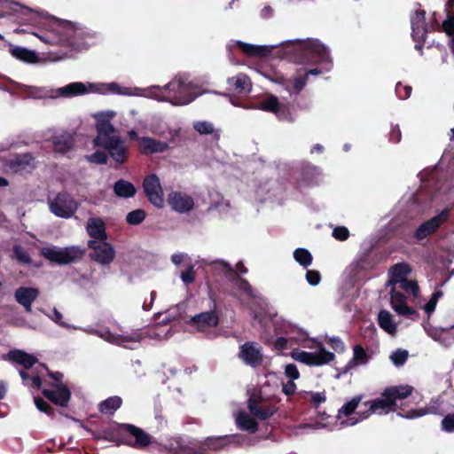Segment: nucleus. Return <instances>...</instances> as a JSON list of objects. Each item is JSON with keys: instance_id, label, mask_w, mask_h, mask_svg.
<instances>
[{"instance_id": "nucleus-1", "label": "nucleus", "mask_w": 454, "mask_h": 454, "mask_svg": "<svg viewBox=\"0 0 454 454\" xmlns=\"http://www.w3.org/2000/svg\"><path fill=\"white\" fill-rule=\"evenodd\" d=\"M103 439L117 442L133 449L145 450L156 442L155 438L141 427L132 424H119L115 427L106 428L102 432Z\"/></svg>"}, {"instance_id": "nucleus-2", "label": "nucleus", "mask_w": 454, "mask_h": 454, "mask_svg": "<svg viewBox=\"0 0 454 454\" xmlns=\"http://www.w3.org/2000/svg\"><path fill=\"white\" fill-rule=\"evenodd\" d=\"M413 389V387L410 385L386 387L382 392L381 397L363 403L367 410L358 413L360 415V420L367 419L371 414L375 412L387 414L390 411H395L397 407L396 402L410 396Z\"/></svg>"}, {"instance_id": "nucleus-3", "label": "nucleus", "mask_w": 454, "mask_h": 454, "mask_svg": "<svg viewBox=\"0 0 454 454\" xmlns=\"http://www.w3.org/2000/svg\"><path fill=\"white\" fill-rule=\"evenodd\" d=\"M294 61L298 65H317L331 63L329 51L325 46L317 39H309L295 43Z\"/></svg>"}, {"instance_id": "nucleus-4", "label": "nucleus", "mask_w": 454, "mask_h": 454, "mask_svg": "<svg viewBox=\"0 0 454 454\" xmlns=\"http://www.w3.org/2000/svg\"><path fill=\"white\" fill-rule=\"evenodd\" d=\"M165 95V100L175 106H184L192 102L196 96L190 82L184 81L181 75H176L162 89L157 87Z\"/></svg>"}, {"instance_id": "nucleus-5", "label": "nucleus", "mask_w": 454, "mask_h": 454, "mask_svg": "<svg viewBox=\"0 0 454 454\" xmlns=\"http://www.w3.org/2000/svg\"><path fill=\"white\" fill-rule=\"evenodd\" d=\"M41 254L51 262L59 265H66L77 262L82 258L83 250L77 247H64L57 249L56 247H43Z\"/></svg>"}, {"instance_id": "nucleus-6", "label": "nucleus", "mask_w": 454, "mask_h": 454, "mask_svg": "<svg viewBox=\"0 0 454 454\" xmlns=\"http://www.w3.org/2000/svg\"><path fill=\"white\" fill-rule=\"evenodd\" d=\"M49 208L56 216L68 219L75 214L78 203L70 193L62 191L53 200H49Z\"/></svg>"}, {"instance_id": "nucleus-7", "label": "nucleus", "mask_w": 454, "mask_h": 454, "mask_svg": "<svg viewBox=\"0 0 454 454\" xmlns=\"http://www.w3.org/2000/svg\"><path fill=\"white\" fill-rule=\"evenodd\" d=\"M143 190L148 201L158 208L164 207V192L160 180L156 174H150L143 180Z\"/></svg>"}, {"instance_id": "nucleus-8", "label": "nucleus", "mask_w": 454, "mask_h": 454, "mask_svg": "<svg viewBox=\"0 0 454 454\" xmlns=\"http://www.w3.org/2000/svg\"><path fill=\"white\" fill-rule=\"evenodd\" d=\"M450 210L446 207L442 209L437 215L422 223L414 231L413 239L419 242L427 237L433 235L437 230L448 221Z\"/></svg>"}, {"instance_id": "nucleus-9", "label": "nucleus", "mask_w": 454, "mask_h": 454, "mask_svg": "<svg viewBox=\"0 0 454 454\" xmlns=\"http://www.w3.org/2000/svg\"><path fill=\"white\" fill-rule=\"evenodd\" d=\"M165 449L171 454H205L204 450H200L199 440L181 436L171 438Z\"/></svg>"}, {"instance_id": "nucleus-10", "label": "nucleus", "mask_w": 454, "mask_h": 454, "mask_svg": "<svg viewBox=\"0 0 454 454\" xmlns=\"http://www.w3.org/2000/svg\"><path fill=\"white\" fill-rule=\"evenodd\" d=\"M258 109L273 113L280 121H293L289 104L280 103L275 95H270L258 103Z\"/></svg>"}, {"instance_id": "nucleus-11", "label": "nucleus", "mask_w": 454, "mask_h": 454, "mask_svg": "<svg viewBox=\"0 0 454 454\" xmlns=\"http://www.w3.org/2000/svg\"><path fill=\"white\" fill-rule=\"evenodd\" d=\"M88 247L93 250L90 254V258L102 265L111 263L115 257L114 247L106 241L89 240Z\"/></svg>"}, {"instance_id": "nucleus-12", "label": "nucleus", "mask_w": 454, "mask_h": 454, "mask_svg": "<svg viewBox=\"0 0 454 454\" xmlns=\"http://www.w3.org/2000/svg\"><path fill=\"white\" fill-rule=\"evenodd\" d=\"M239 357L246 364L257 367L263 361L262 348L254 341H247L239 347Z\"/></svg>"}, {"instance_id": "nucleus-13", "label": "nucleus", "mask_w": 454, "mask_h": 454, "mask_svg": "<svg viewBox=\"0 0 454 454\" xmlns=\"http://www.w3.org/2000/svg\"><path fill=\"white\" fill-rule=\"evenodd\" d=\"M53 389L44 388L42 390L43 395L59 407H67L71 400V391L67 385L64 383H52Z\"/></svg>"}, {"instance_id": "nucleus-14", "label": "nucleus", "mask_w": 454, "mask_h": 454, "mask_svg": "<svg viewBox=\"0 0 454 454\" xmlns=\"http://www.w3.org/2000/svg\"><path fill=\"white\" fill-rule=\"evenodd\" d=\"M107 141L101 143L98 147L107 150L112 159L118 164H122L127 160L128 152L124 142L118 136L112 138H106Z\"/></svg>"}, {"instance_id": "nucleus-15", "label": "nucleus", "mask_w": 454, "mask_h": 454, "mask_svg": "<svg viewBox=\"0 0 454 454\" xmlns=\"http://www.w3.org/2000/svg\"><path fill=\"white\" fill-rule=\"evenodd\" d=\"M413 40L417 43H423L428 33V23L426 22V12L417 10L411 18Z\"/></svg>"}, {"instance_id": "nucleus-16", "label": "nucleus", "mask_w": 454, "mask_h": 454, "mask_svg": "<svg viewBox=\"0 0 454 454\" xmlns=\"http://www.w3.org/2000/svg\"><path fill=\"white\" fill-rule=\"evenodd\" d=\"M40 294L39 289L35 287L20 286L14 292L15 301L28 313L32 311V304Z\"/></svg>"}, {"instance_id": "nucleus-17", "label": "nucleus", "mask_w": 454, "mask_h": 454, "mask_svg": "<svg viewBox=\"0 0 454 454\" xmlns=\"http://www.w3.org/2000/svg\"><path fill=\"white\" fill-rule=\"evenodd\" d=\"M191 325L199 331H206L208 328L215 327L219 325V317L215 310H210L199 313L193 316L190 320Z\"/></svg>"}, {"instance_id": "nucleus-18", "label": "nucleus", "mask_w": 454, "mask_h": 454, "mask_svg": "<svg viewBox=\"0 0 454 454\" xmlns=\"http://www.w3.org/2000/svg\"><path fill=\"white\" fill-rule=\"evenodd\" d=\"M170 207L178 213H186L193 208L194 202L191 196L180 192H172L168 196Z\"/></svg>"}, {"instance_id": "nucleus-19", "label": "nucleus", "mask_w": 454, "mask_h": 454, "mask_svg": "<svg viewBox=\"0 0 454 454\" xmlns=\"http://www.w3.org/2000/svg\"><path fill=\"white\" fill-rule=\"evenodd\" d=\"M97 137L93 139L95 146L101 145V143L107 141L106 138H112L114 136L111 134L114 131V127L110 122L108 117L101 114L97 117Z\"/></svg>"}, {"instance_id": "nucleus-20", "label": "nucleus", "mask_w": 454, "mask_h": 454, "mask_svg": "<svg viewBox=\"0 0 454 454\" xmlns=\"http://www.w3.org/2000/svg\"><path fill=\"white\" fill-rule=\"evenodd\" d=\"M4 359L16 363L27 370L31 369L38 363L36 356L21 349L10 350L6 355H4Z\"/></svg>"}, {"instance_id": "nucleus-21", "label": "nucleus", "mask_w": 454, "mask_h": 454, "mask_svg": "<svg viewBox=\"0 0 454 454\" xmlns=\"http://www.w3.org/2000/svg\"><path fill=\"white\" fill-rule=\"evenodd\" d=\"M168 149V144L150 137L139 138L138 150L142 154L149 155L157 153H163Z\"/></svg>"}, {"instance_id": "nucleus-22", "label": "nucleus", "mask_w": 454, "mask_h": 454, "mask_svg": "<svg viewBox=\"0 0 454 454\" xmlns=\"http://www.w3.org/2000/svg\"><path fill=\"white\" fill-rule=\"evenodd\" d=\"M8 165L14 172L30 171L36 167L35 157L30 153L17 154Z\"/></svg>"}, {"instance_id": "nucleus-23", "label": "nucleus", "mask_w": 454, "mask_h": 454, "mask_svg": "<svg viewBox=\"0 0 454 454\" xmlns=\"http://www.w3.org/2000/svg\"><path fill=\"white\" fill-rule=\"evenodd\" d=\"M228 90L238 94H247L251 91L252 82L250 78L242 73L227 80Z\"/></svg>"}, {"instance_id": "nucleus-24", "label": "nucleus", "mask_w": 454, "mask_h": 454, "mask_svg": "<svg viewBox=\"0 0 454 454\" xmlns=\"http://www.w3.org/2000/svg\"><path fill=\"white\" fill-rule=\"evenodd\" d=\"M247 407L249 411L256 418L261 420H265L272 417L276 411L277 408L274 405L267 404V405H260L259 402L253 397L248 399Z\"/></svg>"}, {"instance_id": "nucleus-25", "label": "nucleus", "mask_w": 454, "mask_h": 454, "mask_svg": "<svg viewBox=\"0 0 454 454\" xmlns=\"http://www.w3.org/2000/svg\"><path fill=\"white\" fill-rule=\"evenodd\" d=\"M320 169L309 162H303L301 166V178L299 183L304 185H314L318 184Z\"/></svg>"}, {"instance_id": "nucleus-26", "label": "nucleus", "mask_w": 454, "mask_h": 454, "mask_svg": "<svg viewBox=\"0 0 454 454\" xmlns=\"http://www.w3.org/2000/svg\"><path fill=\"white\" fill-rule=\"evenodd\" d=\"M51 141L53 145V151L61 154L72 151L74 145V136L68 132L53 136Z\"/></svg>"}, {"instance_id": "nucleus-27", "label": "nucleus", "mask_w": 454, "mask_h": 454, "mask_svg": "<svg viewBox=\"0 0 454 454\" xmlns=\"http://www.w3.org/2000/svg\"><path fill=\"white\" fill-rule=\"evenodd\" d=\"M317 352L309 353V366H321L327 364L333 361L335 355L330 351H327L325 348L319 343Z\"/></svg>"}, {"instance_id": "nucleus-28", "label": "nucleus", "mask_w": 454, "mask_h": 454, "mask_svg": "<svg viewBox=\"0 0 454 454\" xmlns=\"http://www.w3.org/2000/svg\"><path fill=\"white\" fill-rule=\"evenodd\" d=\"M87 232L90 237L94 239L93 240L100 242L107 239L106 225L100 218H90L88 220Z\"/></svg>"}, {"instance_id": "nucleus-29", "label": "nucleus", "mask_w": 454, "mask_h": 454, "mask_svg": "<svg viewBox=\"0 0 454 454\" xmlns=\"http://www.w3.org/2000/svg\"><path fill=\"white\" fill-rule=\"evenodd\" d=\"M446 20L442 21V30L452 37L451 49L454 52V0H447L445 4Z\"/></svg>"}, {"instance_id": "nucleus-30", "label": "nucleus", "mask_w": 454, "mask_h": 454, "mask_svg": "<svg viewBox=\"0 0 454 454\" xmlns=\"http://www.w3.org/2000/svg\"><path fill=\"white\" fill-rule=\"evenodd\" d=\"M56 97L72 98L75 96L84 95L88 90L84 83L81 82H71L64 87L59 88Z\"/></svg>"}, {"instance_id": "nucleus-31", "label": "nucleus", "mask_w": 454, "mask_h": 454, "mask_svg": "<svg viewBox=\"0 0 454 454\" xmlns=\"http://www.w3.org/2000/svg\"><path fill=\"white\" fill-rule=\"evenodd\" d=\"M238 48L247 57H267L271 51L267 46L254 45L241 41L237 42Z\"/></svg>"}, {"instance_id": "nucleus-32", "label": "nucleus", "mask_w": 454, "mask_h": 454, "mask_svg": "<svg viewBox=\"0 0 454 454\" xmlns=\"http://www.w3.org/2000/svg\"><path fill=\"white\" fill-rule=\"evenodd\" d=\"M9 51L12 57L26 63L33 64L38 61L37 54L28 49L9 43Z\"/></svg>"}, {"instance_id": "nucleus-33", "label": "nucleus", "mask_w": 454, "mask_h": 454, "mask_svg": "<svg viewBox=\"0 0 454 454\" xmlns=\"http://www.w3.org/2000/svg\"><path fill=\"white\" fill-rule=\"evenodd\" d=\"M223 436H209L204 441H200V450H204L205 454H211L210 451H218L226 446L225 439Z\"/></svg>"}, {"instance_id": "nucleus-34", "label": "nucleus", "mask_w": 454, "mask_h": 454, "mask_svg": "<svg viewBox=\"0 0 454 454\" xmlns=\"http://www.w3.org/2000/svg\"><path fill=\"white\" fill-rule=\"evenodd\" d=\"M114 192L120 198H132L137 193L135 185L124 179H120L114 183Z\"/></svg>"}, {"instance_id": "nucleus-35", "label": "nucleus", "mask_w": 454, "mask_h": 454, "mask_svg": "<svg viewBox=\"0 0 454 454\" xmlns=\"http://www.w3.org/2000/svg\"><path fill=\"white\" fill-rule=\"evenodd\" d=\"M237 426L239 429L254 434L258 430L257 421L247 413H239L236 419Z\"/></svg>"}, {"instance_id": "nucleus-36", "label": "nucleus", "mask_w": 454, "mask_h": 454, "mask_svg": "<svg viewBox=\"0 0 454 454\" xmlns=\"http://www.w3.org/2000/svg\"><path fill=\"white\" fill-rule=\"evenodd\" d=\"M121 403L122 400L120 396H110L98 404V410L104 414H114L121 407Z\"/></svg>"}, {"instance_id": "nucleus-37", "label": "nucleus", "mask_w": 454, "mask_h": 454, "mask_svg": "<svg viewBox=\"0 0 454 454\" xmlns=\"http://www.w3.org/2000/svg\"><path fill=\"white\" fill-rule=\"evenodd\" d=\"M411 271V267L407 262H398L390 268V273L392 274L393 282L395 284H397L399 280L407 278Z\"/></svg>"}, {"instance_id": "nucleus-38", "label": "nucleus", "mask_w": 454, "mask_h": 454, "mask_svg": "<svg viewBox=\"0 0 454 454\" xmlns=\"http://www.w3.org/2000/svg\"><path fill=\"white\" fill-rule=\"evenodd\" d=\"M379 325L387 333H394L396 331V325L392 320L391 314L387 310H380L378 315Z\"/></svg>"}, {"instance_id": "nucleus-39", "label": "nucleus", "mask_w": 454, "mask_h": 454, "mask_svg": "<svg viewBox=\"0 0 454 454\" xmlns=\"http://www.w3.org/2000/svg\"><path fill=\"white\" fill-rule=\"evenodd\" d=\"M193 129L201 135H214L215 139H219L220 134L215 130L214 125L207 121H196L193 123Z\"/></svg>"}, {"instance_id": "nucleus-40", "label": "nucleus", "mask_w": 454, "mask_h": 454, "mask_svg": "<svg viewBox=\"0 0 454 454\" xmlns=\"http://www.w3.org/2000/svg\"><path fill=\"white\" fill-rule=\"evenodd\" d=\"M294 260L302 267H309L313 260L312 254L306 248H297L294 252Z\"/></svg>"}, {"instance_id": "nucleus-41", "label": "nucleus", "mask_w": 454, "mask_h": 454, "mask_svg": "<svg viewBox=\"0 0 454 454\" xmlns=\"http://www.w3.org/2000/svg\"><path fill=\"white\" fill-rule=\"evenodd\" d=\"M390 301L392 309L398 313L403 307H404L406 302V296L400 291H395V288H393L390 292Z\"/></svg>"}, {"instance_id": "nucleus-42", "label": "nucleus", "mask_w": 454, "mask_h": 454, "mask_svg": "<svg viewBox=\"0 0 454 454\" xmlns=\"http://www.w3.org/2000/svg\"><path fill=\"white\" fill-rule=\"evenodd\" d=\"M427 413L426 409H411L407 410L406 407L402 403L398 410L397 415L405 419H412L424 416Z\"/></svg>"}, {"instance_id": "nucleus-43", "label": "nucleus", "mask_w": 454, "mask_h": 454, "mask_svg": "<svg viewBox=\"0 0 454 454\" xmlns=\"http://www.w3.org/2000/svg\"><path fill=\"white\" fill-rule=\"evenodd\" d=\"M363 398L362 395H356L350 401L345 403L339 410V415L349 416L353 414L356 409L358 407Z\"/></svg>"}, {"instance_id": "nucleus-44", "label": "nucleus", "mask_w": 454, "mask_h": 454, "mask_svg": "<svg viewBox=\"0 0 454 454\" xmlns=\"http://www.w3.org/2000/svg\"><path fill=\"white\" fill-rule=\"evenodd\" d=\"M399 288L417 297L419 293V287L416 281L408 278L397 282Z\"/></svg>"}, {"instance_id": "nucleus-45", "label": "nucleus", "mask_w": 454, "mask_h": 454, "mask_svg": "<svg viewBox=\"0 0 454 454\" xmlns=\"http://www.w3.org/2000/svg\"><path fill=\"white\" fill-rule=\"evenodd\" d=\"M146 214L143 209H135L126 215V222L130 225H138L145 219Z\"/></svg>"}, {"instance_id": "nucleus-46", "label": "nucleus", "mask_w": 454, "mask_h": 454, "mask_svg": "<svg viewBox=\"0 0 454 454\" xmlns=\"http://www.w3.org/2000/svg\"><path fill=\"white\" fill-rule=\"evenodd\" d=\"M442 295L443 293L442 290H435L432 294L430 300L424 306V310L428 317L435 310L436 304Z\"/></svg>"}, {"instance_id": "nucleus-47", "label": "nucleus", "mask_w": 454, "mask_h": 454, "mask_svg": "<svg viewBox=\"0 0 454 454\" xmlns=\"http://www.w3.org/2000/svg\"><path fill=\"white\" fill-rule=\"evenodd\" d=\"M408 356L409 353L407 350L398 348L391 354L390 359L395 365L401 366L405 364Z\"/></svg>"}, {"instance_id": "nucleus-48", "label": "nucleus", "mask_w": 454, "mask_h": 454, "mask_svg": "<svg viewBox=\"0 0 454 454\" xmlns=\"http://www.w3.org/2000/svg\"><path fill=\"white\" fill-rule=\"evenodd\" d=\"M34 401H35V404L36 408L40 411L47 414L50 417H54V415H55L54 408L51 407L45 400H43L40 396H35L34 398Z\"/></svg>"}, {"instance_id": "nucleus-49", "label": "nucleus", "mask_w": 454, "mask_h": 454, "mask_svg": "<svg viewBox=\"0 0 454 454\" xmlns=\"http://www.w3.org/2000/svg\"><path fill=\"white\" fill-rule=\"evenodd\" d=\"M145 338L140 330L133 331L130 333H122L118 335L117 339L121 342H139Z\"/></svg>"}, {"instance_id": "nucleus-50", "label": "nucleus", "mask_w": 454, "mask_h": 454, "mask_svg": "<svg viewBox=\"0 0 454 454\" xmlns=\"http://www.w3.org/2000/svg\"><path fill=\"white\" fill-rule=\"evenodd\" d=\"M13 254L20 263L30 264L32 262L30 255L20 246H14Z\"/></svg>"}, {"instance_id": "nucleus-51", "label": "nucleus", "mask_w": 454, "mask_h": 454, "mask_svg": "<svg viewBox=\"0 0 454 454\" xmlns=\"http://www.w3.org/2000/svg\"><path fill=\"white\" fill-rule=\"evenodd\" d=\"M369 356L361 345H356L353 348V359L359 364H366Z\"/></svg>"}, {"instance_id": "nucleus-52", "label": "nucleus", "mask_w": 454, "mask_h": 454, "mask_svg": "<svg viewBox=\"0 0 454 454\" xmlns=\"http://www.w3.org/2000/svg\"><path fill=\"white\" fill-rule=\"evenodd\" d=\"M86 158L91 163L103 165L107 163L108 155L105 152L96 151L92 154L87 155Z\"/></svg>"}, {"instance_id": "nucleus-53", "label": "nucleus", "mask_w": 454, "mask_h": 454, "mask_svg": "<svg viewBox=\"0 0 454 454\" xmlns=\"http://www.w3.org/2000/svg\"><path fill=\"white\" fill-rule=\"evenodd\" d=\"M223 266L224 276L230 282L236 284L241 278L239 273L229 263L223 262Z\"/></svg>"}, {"instance_id": "nucleus-54", "label": "nucleus", "mask_w": 454, "mask_h": 454, "mask_svg": "<svg viewBox=\"0 0 454 454\" xmlns=\"http://www.w3.org/2000/svg\"><path fill=\"white\" fill-rule=\"evenodd\" d=\"M235 286H236V287L239 290L242 291L243 293L247 294L249 297H251V298H254L255 297V294H254V289H253L252 286L250 285V283L246 278H241L235 284Z\"/></svg>"}, {"instance_id": "nucleus-55", "label": "nucleus", "mask_w": 454, "mask_h": 454, "mask_svg": "<svg viewBox=\"0 0 454 454\" xmlns=\"http://www.w3.org/2000/svg\"><path fill=\"white\" fill-rule=\"evenodd\" d=\"M411 86L403 85L402 82H397L395 85V93L400 99H407L411 96Z\"/></svg>"}, {"instance_id": "nucleus-56", "label": "nucleus", "mask_w": 454, "mask_h": 454, "mask_svg": "<svg viewBox=\"0 0 454 454\" xmlns=\"http://www.w3.org/2000/svg\"><path fill=\"white\" fill-rule=\"evenodd\" d=\"M309 395H310L309 403L313 408L317 409L322 403L326 401V395L324 391L316 393L309 392Z\"/></svg>"}, {"instance_id": "nucleus-57", "label": "nucleus", "mask_w": 454, "mask_h": 454, "mask_svg": "<svg viewBox=\"0 0 454 454\" xmlns=\"http://www.w3.org/2000/svg\"><path fill=\"white\" fill-rule=\"evenodd\" d=\"M442 429L448 433L454 432V413H449L442 419Z\"/></svg>"}, {"instance_id": "nucleus-58", "label": "nucleus", "mask_w": 454, "mask_h": 454, "mask_svg": "<svg viewBox=\"0 0 454 454\" xmlns=\"http://www.w3.org/2000/svg\"><path fill=\"white\" fill-rule=\"evenodd\" d=\"M307 77L305 74L303 75H297L294 77L293 79V88L296 94H299L306 86L307 84Z\"/></svg>"}, {"instance_id": "nucleus-59", "label": "nucleus", "mask_w": 454, "mask_h": 454, "mask_svg": "<svg viewBox=\"0 0 454 454\" xmlns=\"http://www.w3.org/2000/svg\"><path fill=\"white\" fill-rule=\"evenodd\" d=\"M223 436L226 437L224 439L226 446L230 444L240 446L246 440V436L240 434H227Z\"/></svg>"}, {"instance_id": "nucleus-60", "label": "nucleus", "mask_w": 454, "mask_h": 454, "mask_svg": "<svg viewBox=\"0 0 454 454\" xmlns=\"http://www.w3.org/2000/svg\"><path fill=\"white\" fill-rule=\"evenodd\" d=\"M397 314L406 318H410L413 321L418 320L419 317V314L414 309L409 307L407 304L404 307H403V309L400 311H398Z\"/></svg>"}, {"instance_id": "nucleus-61", "label": "nucleus", "mask_w": 454, "mask_h": 454, "mask_svg": "<svg viewBox=\"0 0 454 454\" xmlns=\"http://www.w3.org/2000/svg\"><path fill=\"white\" fill-rule=\"evenodd\" d=\"M327 344L336 352L341 353L345 350V344L340 337H331L327 340Z\"/></svg>"}, {"instance_id": "nucleus-62", "label": "nucleus", "mask_w": 454, "mask_h": 454, "mask_svg": "<svg viewBox=\"0 0 454 454\" xmlns=\"http://www.w3.org/2000/svg\"><path fill=\"white\" fill-rule=\"evenodd\" d=\"M306 280L311 286H317L321 281V274L318 270H309L306 272Z\"/></svg>"}, {"instance_id": "nucleus-63", "label": "nucleus", "mask_w": 454, "mask_h": 454, "mask_svg": "<svg viewBox=\"0 0 454 454\" xmlns=\"http://www.w3.org/2000/svg\"><path fill=\"white\" fill-rule=\"evenodd\" d=\"M333 236L337 240L344 241V240L348 239V238L349 236V231L344 226H338L333 229Z\"/></svg>"}, {"instance_id": "nucleus-64", "label": "nucleus", "mask_w": 454, "mask_h": 454, "mask_svg": "<svg viewBox=\"0 0 454 454\" xmlns=\"http://www.w3.org/2000/svg\"><path fill=\"white\" fill-rule=\"evenodd\" d=\"M285 374L291 380H295L300 378V372L297 369V366L294 364H288L285 367Z\"/></svg>"}]
</instances>
